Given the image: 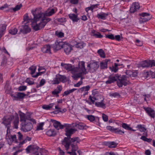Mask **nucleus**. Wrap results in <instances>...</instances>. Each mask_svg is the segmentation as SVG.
<instances>
[{
    "mask_svg": "<svg viewBox=\"0 0 155 155\" xmlns=\"http://www.w3.org/2000/svg\"><path fill=\"white\" fill-rule=\"evenodd\" d=\"M31 13L34 16L32 23V28L37 31L44 28L47 22L51 20L50 18H47V16H51L54 14L55 11L54 9H48L43 13L40 9L36 8L32 10Z\"/></svg>",
    "mask_w": 155,
    "mask_h": 155,
    "instance_id": "obj_1",
    "label": "nucleus"
},
{
    "mask_svg": "<svg viewBox=\"0 0 155 155\" xmlns=\"http://www.w3.org/2000/svg\"><path fill=\"white\" fill-rule=\"evenodd\" d=\"M77 131L75 128H68V148L70 146L71 147V151L68 152L70 155H77L75 151L78 149L77 143H79L80 140L78 137L71 138V135Z\"/></svg>",
    "mask_w": 155,
    "mask_h": 155,
    "instance_id": "obj_2",
    "label": "nucleus"
},
{
    "mask_svg": "<svg viewBox=\"0 0 155 155\" xmlns=\"http://www.w3.org/2000/svg\"><path fill=\"white\" fill-rule=\"evenodd\" d=\"M13 120H14L13 123L15 128L17 129L19 123V119L18 115L17 113H15L14 116L8 115L5 116L2 118V123L7 127V132L9 131L11 123Z\"/></svg>",
    "mask_w": 155,
    "mask_h": 155,
    "instance_id": "obj_3",
    "label": "nucleus"
},
{
    "mask_svg": "<svg viewBox=\"0 0 155 155\" xmlns=\"http://www.w3.org/2000/svg\"><path fill=\"white\" fill-rule=\"evenodd\" d=\"M20 116V121L21 122V129L25 132L30 131L33 127L32 124L28 122L27 115L25 114L20 112L19 113Z\"/></svg>",
    "mask_w": 155,
    "mask_h": 155,
    "instance_id": "obj_4",
    "label": "nucleus"
},
{
    "mask_svg": "<svg viewBox=\"0 0 155 155\" xmlns=\"http://www.w3.org/2000/svg\"><path fill=\"white\" fill-rule=\"evenodd\" d=\"M85 62L84 61H79L78 67H76L74 70L76 72L79 73L83 75H86L88 73L86 70L85 66Z\"/></svg>",
    "mask_w": 155,
    "mask_h": 155,
    "instance_id": "obj_5",
    "label": "nucleus"
},
{
    "mask_svg": "<svg viewBox=\"0 0 155 155\" xmlns=\"http://www.w3.org/2000/svg\"><path fill=\"white\" fill-rule=\"evenodd\" d=\"M51 121L53 123L54 127L58 130L65 128L66 132L65 135L68 137V124H61L60 122L54 120H51Z\"/></svg>",
    "mask_w": 155,
    "mask_h": 155,
    "instance_id": "obj_6",
    "label": "nucleus"
},
{
    "mask_svg": "<svg viewBox=\"0 0 155 155\" xmlns=\"http://www.w3.org/2000/svg\"><path fill=\"white\" fill-rule=\"evenodd\" d=\"M117 77L118 80L117 81V84L119 87H122L123 85L126 86L129 83L127 77L126 75H122L120 77L117 75Z\"/></svg>",
    "mask_w": 155,
    "mask_h": 155,
    "instance_id": "obj_7",
    "label": "nucleus"
},
{
    "mask_svg": "<svg viewBox=\"0 0 155 155\" xmlns=\"http://www.w3.org/2000/svg\"><path fill=\"white\" fill-rule=\"evenodd\" d=\"M26 150L27 153L33 152L32 155H39L38 152V151H40L39 149L36 145L29 146L26 148Z\"/></svg>",
    "mask_w": 155,
    "mask_h": 155,
    "instance_id": "obj_8",
    "label": "nucleus"
},
{
    "mask_svg": "<svg viewBox=\"0 0 155 155\" xmlns=\"http://www.w3.org/2000/svg\"><path fill=\"white\" fill-rule=\"evenodd\" d=\"M8 132H7L5 137V139L8 143L9 145H11L13 143H17V142L16 135H11L10 134L8 133Z\"/></svg>",
    "mask_w": 155,
    "mask_h": 155,
    "instance_id": "obj_9",
    "label": "nucleus"
},
{
    "mask_svg": "<svg viewBox=\"0 0 155 155\" xmlns=\"http://www.w3.org/2000/svg\"><path fill=\"white\" fill-rule=\"evenodd\" d=\"M99 65L97 62H91L88 64L87 66V70L88 72H94L99 68Z\"/></svg>",
    "mask_w": 155,
    "mask_h": 155,
    "instance_id": "obj_10",
    "label": "nucleus"
},
{
    "mask_svg": "<svg viewBox=\"0 0 155 155\" xmlns=\"http://www.w3.org/2000/svg\"><path fill=\"white\" fill-rule=\"evenodd\" d=\"M56 45L57 49L58 50L61 48H63L64 49L65 52L66 54H67L68 43L67 42H56Z\"/></svg>",
    "mask_w": 155,
    "mask_h": 155,
    "instance_id": "obj_11",
    "label": "nucleus"
},
{
    "mask_svg": "<svg viewBox=\"0 0 155 155\" xmlns=\"http://www.w3.org/2000/svg\"><path fill=\"white\" fill-rule=\"evenodd\" d=\"M74 45L76 48L81 49L85 46V44L83 42L77 43L74 40H72L70 43V44H68V47L69 48L70 51L73 49L72 48Z\"/></svg>",
    "mask_w": 155,
    "mask_h": 155,
    "instance_id": "obj_12",
    "label": "nucleus"
},
{
    "mask_svg": "<svg viewBox=\"0 0 155 155\" xmlns=\"http://www.w3.org/2000/svg\"><path fill=\"white\" fill-rule=\"evenodd\" d=\"M140 16L139 20L140 23L146 22L150 20L151 18V16L150 14L146 12H143L140 14Z\"/></svg>",
    "mask_w": 155,
    "mask_h": 155,
    "instance_id": "obj_13",
    "label": "nucleus"
},
{
    "mask_svg": "<svg viewBox=\"0 0 155 155\" xmlns=\"http://www.w3.org/2000/svg\"><path fill=\"white\" fill-rule=\"evenodd\" d=\"M85 117L90 122H93L97 125L100 126L99 118L98 117H94L92 115H87Z\"/></svg>",
    "mask_w": 155,
    "mask_h": 155,
    "instance_id": "obj_14",
    "label": "nucleus"
},
{
    "mask_svg": "<svg viewBox=\"0 0 155 155\" xmlns=\"http://www.w3.org/2000/svg\"><path fill=\"white\" fill-rule=\"evenodd\" d=\"M5 89V92L7 94H10L11 97L12 98L13 100H18V97L17 96V94H14L12 91L11 87L8 85H6Z\"/></svg>",
    "mask_w": 155,
    "mask_h": 155,
    "instance_id": "obj_15",
    "label": "nucleus"
},
{
    "mask_svg": "<svg viewBox=\"0 0 155 155\" xmlns=\"http://www.w3.org/2000/svg\"><path fill=\"white\" fill-rule=\"evenodd\" d=\"M106 129L112 132L120 135H122L124 133V131L118 128H115L113 127L108 126L106 127Z\"/></svg>",
    "mask_w": 155,
    "mask_h": 155,
    "instance_id": "obj_16",
    "label": "nucleus"
},
{
    "mask_svg": "<svg viewBox=\"0 0 155 155\" xmlns=\"http://www.w3.org/2000/svg\"><path fill=\"white\" fill-rule=\"evenodd\" d=\"M26 142V140H24L20 142L18 146L14 147L13 148V150L16 151V152L14 153L13 155H17L18 153L21 152L22 151L21 149H20L22 145L25 143Z\"/></svg>",
    "mask_w": 155,
    "mask_h": 155,
    "instance_id": "obj_17",
    "label": "nucleus"
},
{
    "mask_svg": "<svg viewBox=\"0 0 155 155\" xmlns=\"http://www.w3.org/2000/svg\"><path fill=\"white\" fill-rule=\"evenodd\" d=\"M20 31L24 34L29 33L31 31V29L29 26V24H23L20 27Z\"/></svg>",
    "mask_w": 155,
    "mask_h": 155,
    "instance_id": "obj_18",
    "label": "nucleus"
},
{
    "mask_svg": "<svg viewBox=\"0 0 155 155\" xmlns=\"http://www.w3.org/2000/svg\"><path fill=\"white\" fill-rule=\"evenodd\" d=\"M34 17V16H33ZM34 18H30L28 14H25L23 17V24H29L30 21L31 22V25H32V21Z\"/></svg>",
    "mask_w": 155,
    "mask_h": 155,
    "instance_id": "obj_19",
    "label": "nucleus"
},
{
    "mask_svg": "<svg viewBox=\"0 0 155 155\" xmlns=\"http://www.w3.org/2000/svg\"><path fill=\"white\" fill-rule=\"evenodd\" d=\"M72 127L74 128H78L79 130H83L86 127V125L83 123L78 122L72 123Z\"/></svg>",
    "mask_w": 155,
    "mask_h": 155,
    "instance_id": "obj_20",
    "label": "nucleus"
},
{
    "mask_svg": "<svg viewBox=\"0 0 155 155\" xmlns=\"http://www.w3.org/2000/svg\"><path fill=\"white\" fill-rule=\"evenodd\" d=\"M117 75L115 76L110 75L108 77V79L105 81L106 84H110L114 82L117 81Z\"/></svg>",
    "mask_w": 155,
    "mask_h": 155,
    "instance_id": "obj_21",
    "label": "nucleus"
},
{
    "mask_svg": "<svg viewBox=\"0 0 155 155\" xmlns=\"http://www.w3.org/2000/svg\"><path fill=\"white\" fill-rule=\"evenodd\" d=\"M90 87L89 85L80 88L78 90V91L81 93L84 92L83 95L84 96L85 95L87 94L88 93V91L89 90Z\"/></svg>",
    "mask_w": 155,
    "mask_h": 155,
    "instance_id": "obj_22",
    "label": "nucleus"
},
{
    "mask_svg": "<svg viewBox=\"0 0 155 155\" xmlns=\"http://www.w3.org/2000/svg\"><path fill=\"white\" fill-rule=\"evenodd\" d=\"M144 109L149 116L153 118L154 117L155 112L151 108L149 107H144Z\"/></svg>",
    "mask_w": 155,
    "mask_h": 155,
    "instance_id": "obj_23",
    "label": "nucleus"
},
{
    "mask_svg": "<svg viewBox=\"0 0 155 155\" xmlns=\"http://www.w3.org/2000/svg\"><path fill=\"white\" fill-rule=\"evenodd\" d=\"M140 8L139 4L135 2L130 8V11L131 13H133L139 9Z\"/></svg>",
    "mask_w": 155,
    "mask_h": 155,
    "instance_id": "obj_24",
    "label": "nucleus"
},
{
    "mask_svg": "<svg viewBox=\"0 0 155 155\" xmlns=\"http://www.w3.org/2000/svg\"><path fill=\"white\" fill-rule=\"evenodd\" d=\"M104 98H103V99L101 100L100 102H96L95 103V105L98 107H101L103 109L106 108L105 104L104 103Z\"/></svg>",
    "mask_w": 155,
    "mask_h": 155,
    "instance_id": "obj_25",
    "label": "nucleus"
},
{
    "mask_svg": "<svg viewBox=\"0 0 155 155\" xmlns=\"http://www.w3.org/2000/svg\"><path fill=\"white\" fill-rule=\"evenodd\" d=\"M61 89L62 87L61 86L59 85L57 86L56 89L52 91V94L54 96L58 97L59 96L58 94L61 91Z\"/></svg>",
    "mask_w": 155,
    "mask_h": 155,
    "instance_id": "obj_26",
    "label": "nucleus"
},
{
    "mask_svg": "<svg viewBox=\"0 0 155 155\" xmlns=\"http://www.w3.org/2000/svg\"><path fill=\"white\" fill-rule=\"evenodd\" d=\"M108 15V13L101 12L98 14L96 16V17L99 19L104 20L106 19V17Z\"/></svg>",
    "mask_w": 155,
    "mask_h": 155,
    "instance_id": "obj_27",
    "label": "nucleus"
},
{
    "mask_svg": "<svg viewBox=\"0 0 155 155\" xmlns=\"http://www.w3.org/2000/svg\"><path fill=\"white\" fill-rule=\"evenodd\" d=\"M110 61L109 59H106L104 61L101 62L100 63V68L102 69L107 68L108 62Z\"/></svg>",
    "mask_w": 155,
    "mask_h": 155,
    "instance_id": "obj_28",
    "label": "nucleus"
},
{
    "mask_svg": "<svg viewBox=\"0 0 155 155\" xmlns=\"http://www.w3.org/2000/svg\"><path fill=\"white\" fill-rule=\"evenodd\" d=\"M36 69V67L35 66H31L29 68V69L31 71V74L32 77L34 78H37L39 76V73H37L36 74H34V73Z\"/></svg>",
    "mask_w": 155,
    "mask_h": 155,
    "instance_id": "obj_29",
    "label": "nucleus"
},
{
    "mask_svg": "<svg viewBox=\"0 0 155 155\" xmlns=\"http://www.w3.org/2000/svg\"><path fill=\"white\" fill-rule=\"evenodd\" d=\"M149 60H145L142 61L139 64V67L142 68H148L150 67Z\"/></svg>",
    "mask_w": 155,
    "mask_h": 155,
    "instance_id": "obj_30",
    "label": "nucleus"
},
{
    "mask_svg": "<svg viewBox=\"0 0 155 155\" xmlns=\"http://www.w3.org/2000/svg\"><path fill=\"white\" fill-rule=\"evenodd\" d=\"M69 18L73 21V22H77L79 20V18L77 17V15L74 14H71L68 15Z\"/></svg>",
    "mask_w": 155,
    "mask_h": 155,
    "instance_id": "obj_31",
    "label": "nucleus"
},
{
    "mask_svg": "<svg viewBox=\"0 0 155 155\" xmlns=\"http://www.w3.org/2000/svg\"><path fill=\"white\" fill-rule=\"evenodd\" d=\"M54 104V103H50L48 105L45 104L42 106V108L46 110H50L53 108Z\"/></svg>",
    "mask_w": 155,
    "mask_h": 155,
    "instance_id": "obj_32",
    "label": "nucleus"
},
{
    "mask_svg": "<svg viewBox=\"0 0 155 155\" xmlns=\"http://www.w3.org/2000/svg\"><path fill=\"white\" fill-rule=\"evenodd\" d=\"M41 50L43 52L50 53V45H47L45 46L41 49Z\"/></svg>",
    "mask_w": 155,
    "mask_h": 155,
    "instance_id": "obj_33",
    "label": "nucleus"
},
{
    "mask_svg": "<svg viewBox=\"0 0 155 155\" xmlns=\"http://www.w3.org/2000/svg\"><path fill=\"white\" fill-rule=\"evenodd\" d=\"M57 77L59 79L60 82H61L64 83L67 81V78L64 75H62L59 74H58Z\"/></svg>",
    "mask_w": 155,
    "mask_h": 155,
    "instance_id": "obj_34",
    "label": "nucleus"
},
{
    "mask_svg": "<svg viewBox=\"0 0 155 155\" xmlns=\"http://www.w3.org/2000/svg\"><path fill=\"white\" fill-rule=\"evenodd\" d=\"M56 132L53 129H50L47 130L46 134L49 136H54L56 134Z\"/></svg>",
    "mask_w": 155,
    "mask_h": 155,
    "instance_id": "obj_35",
    "label": "nucleus"
},
{
    "mask_svg": "<svg viewBox=\"0 0 155 155\" xmlns=\"http://www.w3.org/2000/svg\"><path fill=\"white\" fill-rule=\"evenodd\" d=\"M140 132H144L146 130V129L145 127V126L144 125L139 124L136 127Z\"/></svg>",
    "mask_w": 155,
    "mask_h": 155,
    "instance_id": "obj_36",
    "label": "nucleus"
},
{
    "mask_svg": "<svg viewBox=\"0 0 155 155\" xmlns=\"http://www.w3.org/2000/svg\"><path fill=\"white\" fill-rule=\"evenodd\" d=\"M83 75L80 73H78L76 74H74L72 76V77L74 80H76L78 78H81V80H82L84 78L82 77Z\"/></svg>",
    "mask_w": 155,
    "mask_h": 155,
    "instance_id": "obj_37",
    "label": "nucleus"
},
{
    "mask_svg": "<svg viewBox=\"0 0 155 155\" xmlns=\"http://www.w3.org/2000/svg\"><path fill=\"white\" fill-rule=\"evenodd\" d=\"M62 144L65 147L67 150L68 149V138L65 137L62 141Z\"/></svg>",
    "mask_w": 155,
    "mask_h": 155,
    "instance_id": "obj_38",
    "label": "nucleus"
},
{
    "mask_svg": "<svg viewBox=\"0 0 155 155\" xmlns=\"http://www.w3.org/2000/svg\"><path fill=\"white\" fill-rule=\"evenodd\" d=\"M45 124L44 122L40 123L38 124L36 130H43V127Z\"/></svg>",
    "mask_w": 155,
    "mask_h": 155,
    "instance_id": "obj_39",
    "label": "nucleus"
},
{
    "mask_svg": "<svg viewBox=\"0 0 155 155\" xmlns=\"http://www.w3.org/2000/svg\"><path fill=\"white\" fill-rule=\"evenodd\" d=\"M97 53L101 57L103 58H105V54L104 51L102 49H100L98 50L97 51Z\"/></svg>",
    "mask_w": 155,
    "mask_h": 155,
    "instance_id": "obj_40",
    "label": "nucleus"
},
{
    "mask_svg": "<svg viewBox=\"0 0 155 155\" xmlns=\"http://www.w3.org/2000/svg\"><path fill=\"white\" fill-rule=\"evenodd\" d=\"M38 73L39 75H41L42 74L44 73L45 71V69L42 67H39L38 69Z\"/></svg>",
    "mask_w": 155,
    "mask_h": 155,
    "instance_id": "obj_41",
    "label": "nucleus"
},
{
    "mask_svg": "<svg viewBox=\"0 0 155 155\" xmlns=\"http://www.w3.org/2000/svg\"><path fill=\"white\" fill-rule=\"evenodd\" d=\"M117 144L114 141L110 142L108 144L109 147L110 148L115 147L117 146Z\"/></svg>",
    "mask_w": 155,
    "mask_h": 155,
    "instance_id": "obj_42",
    "label": "nucleus"
},
{
    "mask_svg": "<svg viewBox=\"0 0 155 155\" xmlns=\"http://www.w3.org/2000/svg\"><path fill=\"white\" fill-rule=\"evenodd\" d=\"M110 70L114 72H116L118 70V68L117 67V65L116 63H114V66H112V67L110 68Z\"/></svg>",
    "mask_w": 155,
    "mask_h": 155,
    "instance_id": "obj_43",
    "label": "nucleus"
},
{
    "mask_svg": "<svg viewBox=\"0 0 155 155\" xmlns=\"http://www.w3.org/2000/svg\"><path fill=\"white\" fill-rule=\"evenodd\" d=\"M57 76L58 74H57L55 77L54 78L53 80L52 81V82L53 84H58L60 83L59 80V79L58 78Z\"/></svg>",
    "mask_w": 155,
    "mask_h": 155,
    "instance_id": "obj_44",
    "label": "nucleus"
},
{
    "mask_svg": "<svg viewBox=\"0 0 155 155\" xmlns=\"http://www.w3.org/2000/svg\"><path fill=\"white\" fill-rule=\"evenodd\" d=\"M18 30L15 28H13L9 30V33L12 35H15L17 32Z\"/></svg>",
    "mask_w": 155,
    "mask_h": 155,
    "instance_id": "obj_45",
    "label": "nucleus"
},
{
    "mask_svg": "<svg viewBox=\"0 0 155 155\" xmlns=\"http://www.w3.org/2000/svg\"><path fill=\"white\" fill-rule=\"evenodd\" d=\"M122 127L124 128L129 130H131V128L128 125L125 123H123L122 124Z\"/></svg>",
    "mask_w": 155,
    "mask_h": 155,
    "instance_id": "obj_46",
    "label": "nucleus"
},
{
    "mask_svg": "<svg viewBox=\"0 0 155 155\" xmlns=\"http://www.w3.org/2000/svg\"><path fill=\"white\" fill-rule=\"evenodd\" d=\"M26 82L29 85H31L34 84V81L32 78H27L26 80Z\"/></svg>",
    "mask_w": 155,
    "mask_h": 155,
    "instance_id": "obj_47",
    "label": "nucleus"
},
{
    "mask_svg": "<svg viewBox=\"0 0 155 155\" xmlns=\"http://www.w3.org/2000/svg\"><path fill=\"white\" fill-rule=\"evenodd\" d=\"M17 96L18 97V98H22L25 96V94L23 93L19 92L17 94Z\"/></svg>",
    "mask_w": 155,
    "mask_h": 155,
    "instance_id": "obj_48",
    "label": "nucleus"
},
{
    "mask_svg": "<svg viewBox=\"0 0 155 155\" xmlns=\"http://www.w3.org/2000/svg\"><path fill=\"white\" fill-rule=\"evenodd\" d=\"M22 5L21 4L17 5L15 8H13L12 9L14 11H16L19 10L21 7Z\"/></svg>",
    "mask_w": 155,
    "mask_h": 155,
    "instance_id": "obj_49",
    "label": "nucleus"
},
{
    "mask_svg": "<svg viewBox=\"0 0 155 155\" xmlns=\"http://www.w3.org/2000/svg\"><path fill=\"white\" fill-rule=\"evenodd\" d=\"M105 38L111 40H114L115 39L114 35L112 34L110 35H106Z\"/></svg>",
    "mask_w": 155,
    "mask_h": 155,
    "instance_id": "obj_50",
    "label": "nucleus"
},
{
    "mask_svg": "<svg viewBox=\"0 0 155 155\" xmlns=\"http://www.w3.org/2000/svg\"><path fill=\"white\" fill-rule=\"evenodd\" d=\"M61 66L62 68L63 69H65L66 70H68V64L62 63L61 64Z\"/></svg>",
    "mask_w": 155,
    "mask_h": 155,
    "instance_id": "obj_51",
    "label": "nucleus"
},
{
    "mask_svg": "<svg viewBox=\"0 0 155 155\" xmlns=\"http://www.w3.org/2000/svg\"><path fill=\"white\" fill-rule=\"evenodd\" d=\"M27 88V87L25 86H21L18 88V90L20 91H23L25 90Z\"/></svg>",
    "mask_w": 155,
    "mask_h": 155,
    "instance_id": "obj_52",
    "label": "nucleus"
},
{
    "mask_svg": "<svg viewBox=\"0 0 155 155\" xmlns=\"http://www.w3.org/2000/svg\"><path fill=\"white\" fill-rule=\"evenodd\" d=\"M149 65L150 67H152L153 66H155V61L154 60H149Z\"/></svg>",
    "mask_w": 155,
    "mask_h": 155,
    "instance_id": "obj_53",
    "label": "nucleus"
},
{
    "mask_svg": "<svg viewBox=\"0 0 155 155\" xmlns=\"http://www.w3.org/2000/svg\"><path fill=\"white\" fill-rule=\"evenodd\" d=\"M103 36L101 35L100 33L97 32H96L94 37L97 38H102L103 37Z\"/></svg>",
    "mask_w": 155,
    "mask_h": 155,
    "instance_id": "obj_54",
    "label": "nucleus"
},
{
    "mask_svg": "<svg viewBox=\"0 0 155 155\" xmlns=\"http://www.w3.org/2000/svg\"><path fill=\"white\" fill-rule=\"evenodd\" d=\"M102 118L104 121L105 122L107 121L108 120V117L106 114H102Z\"/></svg>",
    "mask_w": 155,
    "mask_h": 155,
    "instance_id": "obj_55",
    "label": "nucleus"
},
{
    "mask_svg": "<svg viewBox=\"0 0 155 155\" xmlns=\"http://www.w3.org/2000/svg\"><path fill=\"white\" fill-rule=\"evenodd\" d=\"M82 80H81L80 81L78 82L77 84H74V86L75 87H79L82 84Z\"/></svg>",
    "mask_w": 155,
    "mask_h": 155,
    "instance_id": "obj_56",
    "label": "nucleus"
},
{
    "mask_svg": "<svg viewBox=\"0 0 155 155\" xmlns=\"http://www.w3.org/2000/svg\"><path fill=\"white\" fill-rule=\"evenodd\" d=\"M89 98L93 104H94L95 102V101L96 100V98L94 97H92L91 95L89 96Z\"/></svg>",
    "mask_w": 155,
    "mask_h": 155,
    "instance_id": "obj_57",
    "label": "nucleus"
},
{
    "mask_svg": "<svg viewBox=\"0 0 155 155\" xmlns=\"http://www.w3.org/2000/svg\"><path fill=\"white\" fill-rule=\"evenodd\" d=\"M126 73L127 75L130 77H131L132 75L133 74V71H131L127 70L126 72Z\"/></svg>",
    "mask_w": 155,
    "mask_h": 155,
    "instance_id": "obj_58",
    "label": "nucleus"
},
{
    "mask_svg": "<svg viewBox=\"0 0 155 155\" xmlns=\"http://www.w3.org/2000/svg\"><path fill=\"white\" fill-rule=\"evenodd\" d=\"M58 21L60 23H63L66 21V19L64 18H58Z\"/></svg>",
    "mask_w": 155,
    "mask_h": 155,
    "instance_id": "obj_59",
    "label": "nucleus"
},
{
    "mask_svg": "<svg viewBox=\"0 0 155 155\" xmlns=\"http://www.w3.org/2000/svg\"><path fill=\"white\" fill-rule=\"evenodd\" d=\"M27 116V118L28 119V120H30V121L32 122V123L33 124H35L36 123V120L34 119L33 118H31L29 117H28Z\"/></svg>",
    "mask_w": 155,
    "mask_h": 155,
    "instance_id": "obj_60",
    "label": "nucleus"
},
{
    "mask_svg": "<svg viewBox=\"0 0 155 155\" xmlns=\"http://www.w3.org/2000/svg\"><path fill=\"white\" fill-rule=\"evenodd\" d=\"M74 68H73L71 64H68V71H71L74 72H76L74 70Z\"/></svg>",
    "mask_w": 155,
    "mask_h": 155,
    "instance_id": "obj_61",
    "label": "nucleus"
},
{
    "mask_svg": "<svg viewBox=\"0 0 155 155\" xmlns=\"http://www.w3.org/2000/svg\"><path fill=\"white\" fill-rule=\"evenodd\" d=\"M70 2L73 4H76L78 2V0H70Z\"/></svg>",
    "mask_w": 155,
    "mask_h": 155,
    "instance_id": "obj_62",
    "label": "nucleus"
},
{
    "mask_svg": "<svg viewBox=\"0 0 155 155\" xmlns=\"http://www.w3.org/2000/svg\"><path fill=\"white\" fill-rule=\"evenodd\" d=\"M18 138L19 140H21L23 137L22 135L19 132L18 133Z\"/></svg>",
    "mask_w": 155,
    "mask_h": 155,
    "instance_id": "obj_63",
    "label": "nucleus"
},
{
    "mask_svg": "<svg viewBox=\"0 0 155 155\" xmlns=\"http://www.w3.org/2000/svg\"><path fill=\"white\" fill-rule=\"evenodd\" d=\"M45 80L43 79H42L40 82L39 84V85L40 86H43L45 83Z\"/></svg>",
    "mask_w": 155,
    "mask_h": 155,
    "instance_id": "obj_64",
    "label": "nucleus"
}]
</instances>
